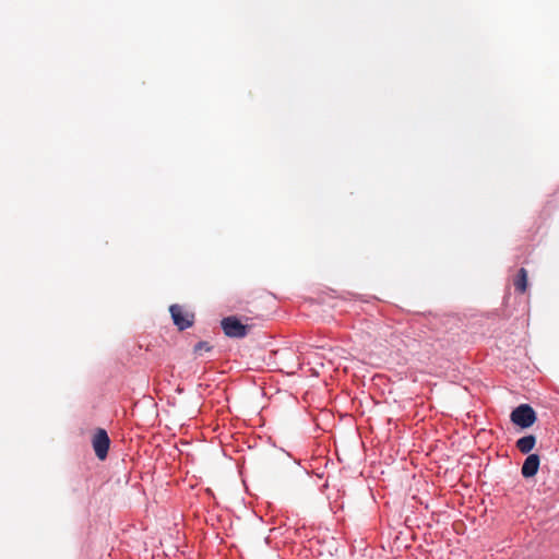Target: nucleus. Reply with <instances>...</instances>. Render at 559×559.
Masks as SVG:
<instances>
[{
    "instance_id": "nucleus-1",
    "label": "nucleus",
    "mask_w": 559,
    "mask_h": 559,
    "mask_svg": "<svg viewBox=\"0 0 559 559\" xmlns=\"http://www.w3.org/2000/svg\"><path fill=\"white\" fill-rule=\"evenodd\" d=\"M510 420L521 429H528L537 421V413L532 405L522 403L512 409Z\"/></svg>"
},
{
    "instance_id": "nucleus-2",
    "label": "nucleus",
    "mask_w": 559,
    "mask_h": 559,
    "mask_svg": "<svg viewBox=\"0 0 559 559\" xmlns=\"http://www.w3.org/2000/svg\"><path fill=\"white\" fill-rule=\"evenodd\" d=\"M224 333L228 337L242 338L248 334L249 326L242 324L236 317L224 318L221 322Z\"/></svg>"
},
{
    "instance_id": "nucleus-3",
    "label": "nucleus",
    "mask_w": 559,
    "mask_h": 559,
    "mask_svg": "<svg viewBox=\"0 0 559 559\" xmlns=\"http://www.w3.org/2000/svg\"><path fill=\"white\" fill-rule=\"evenodd\" d=\"M93 449L99 460H105L108 454L110 439L105 429L98 428L92 439Z\"/></svg>"
},
{
    "instance_id": "nucleus-4",
    "label": "nucleus",
    "mask_w": 559,
    "mask_h": 559,
    "mask_svg": "<svg viewBox=\"0 0 559 559\" xmlns=\"http://www.w3.org/2000/svg\"><path fill=\"white\" fill-rule=\"evenodd\" d=\"M540 467V456L538 453L528 454L521 467V475L525 479L536 476Z\"/></svg>"
},
{
    "instance_id": "nucleus-5",
    "label": "nucleus",
    "mask_w": 559,
    "mask_h": 559,
    "mask_svg": "<svg viewBox=\"0 0 559 559\" xmlns=\"http://www.w3.org/2000/svg\"><path fill=\"white\" fill-rule=\"evenodd\" d=\"M174 323L180 331L186 330L192 325L193 316L185 313L183 309L179 305H171L169 308Z\"/></svg>"
},
{
    "instance_id": "nucleus-6",
    "label": "nucleus",
    "mask_w": 559,
    "mask_h": 559,
    "mask_svg": "<svg viewBox=\"0 0 559 559\" xmlns=\"http://www.w3.org/2000/svg\"><path fill=\"white\" fill-rule=\"evenodd\" d=\"M537 442V438L535 435L528 433L525 435L516 440V448L520 452L523 454H532V450L535 448Z\"/></svg>"
},
{
    "instance_id": "nucleus-7",
    "label": "nucleus",
    "mask_w": 559,
    "mask_h": 559,
    "mask_svg": "<svg viewBox=\"0 0 559 559\" xmlns=\"http://www.w3.org/2000/svg\"><path fill=\"white\" fill-rule=\"evenodd\" d=\"M528 286V280H527V271L524 267H521L515 276L514 280V287L515 290L520 294H524Z\"/></svg>"
},
{
    "instance_id": "nucleus-8",
    "label": "nucleus",
    "mask_w": 559,
    "mask_h": 559,
    "mask_svg": "<svg viewBox=\"0 0 559 559\" xmlns=\"http://www.w3.org/2000/svg\"><path fill=\"white\" fill-rule=\"evenodd\" d=\"M212 350V346L207 342H199L194 346V353L202 355L203 353H209Z\"/></svg>"
},
{
    "instance_id": "nucleus-9",
    "label": "nucleus",
    "mask_w": 559,
    "mask_h": 559,
    "mask_svg": "<svg viewBox=\"0 0 559 559\" xmlns=\"http://www.w3.org/2000/svg\"><path fill=\"white\" fill-rule=\"evenodd\" d=\"M350 298H352V304H353V302L355 301V295H354V294H352V295H350Z\"/></svg>"
},
{
    "instance_id": "nucleus-10",
    "label": "nucleus",
    "mask_w": 559,
    "mask_h": 559,
    "mask_svg": "<svg viewBox=\"0 0 559 559\" xmlns=\"http://www.w3.org/2000/svg\"><path fill=\"white\" fill-rule=\"evenodd\" d=\"M350 554H352V555L354 554V546H353V545H352Z\"/></svg>"
}]
</instances>
